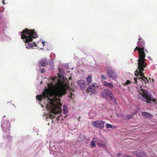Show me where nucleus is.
Listing matches in <instances>:
<instances>
[{"mask_svg": "<svg viewBox=\"0 0 157 157\" xmlns=\"http://www.w3.org/2000/svg\"><path fill=\"white\" fill-rule=\"evenodd\" d=\"M59 72L57 74L58 78L56 77H51V81L47 84V86L45 87L44 91L41 94L37 95L36 97V99L38 100L40 102L42 100L44 102V105L41 104V106L45 107L49 113V115H46L47 121L48 117L50 118L55 117L56 109L62 106L59 98L66 93L65 91L58 90L56 88L57 82H61L64 79V72L62 69L59 68Z\"/></svg>", "mask_w": 157, "mask_h": 157, "instance_id": "obj_1", "label": "nucleus"}, {"mask_svg": "<svg viewBox=\"0 0 157 157\" xmlns=\"http://www.w3.org/2000/svg\"><path fill=\"white\" fill-rule=\"evenodd\" d=\"M139 41L137 43V45L138 47L136 46L134 49V52L136 50L138 51L139 54V59L137 60L138 69L135 72V75H140V78L139 77V78H134V80L135 81V84H136L137 86L138 82H141L143 81L144 83H146L147 82L148 80L147 78L144 77L142 72V71L144 70V68L146 67V63H145L146 59L145 58L146 56V54L144 51V49L143 45H144V42L140 38L138 39Z\"/></svg>", "mask_w": 157, "mask_h": 157, "instance_id": "obj_2", "label": "nucleus"}, {"mask_svg": "<svg viewBox=\"0 0 157 157\" xmlns=\"http://www.w3.org/2000/svg\"><path fill=\"white\" fill-rule=\"evenodd\" d=\"M20 34L21 35V39L27 43L25 45L26 48L29 49L32 48L33 47V44L29 42L32 41L33 38L37 37V34L34 30H30L26 29L20 32Z\"/></svg>", "mask_w": 157, "mask_h": 157, "instance_id": "obj_3", "label": "nucleus"}, {"mask_svg": "<svg viewBox=\"0 0 157 157\" xmlns=\"http://www.w3.org/2000/svg\"><path fill=\"white\" fill-rule=\"evenodd\" d=\"M139 86L141 88L138 90L139 99L147 103H151L152 102H155V99L153 98V96L150 92L143 89L141 85Z\"/></svg>", "mask_w": 157, "mask_h": 157, "instance_id": "obj_4", "label": "nucleus"}, {"mask_svg": "<svg viewBox=\"0 0 157 157\" xmlns=\"http://www.w3.org/2000/svg\"><path fill=\"white\" fill-rule=\"evenodd\" d=\"M1 127L3 132V137L4 139L8 138L9 140L11 139V137L9 135H7L6 129L10 131V124L8 119L4 120L3 119L2 120Z\"/></svg>", "mask_w": 157, "mask_h": 157, "instance_id": "obj_5", "label": "nucleus"}, {"mask_svg": "<svg viewBox=\"0 0 157 157\" xmlns=\"http://www.w3.org/2000/svg\"><path fill=\"white\" fill-rule=\"evenodd\" d=\"M107 73L110 78H112L113 79H116L117 76L115 72L113 71L112 67L108 66L106 68Z\"/></svg>", "mask_w": 157, "mask_h": 157, "instance_id": "obj_6", "label": "nucleus"}, {"mask_svg": "<svg viewBox=\"0 0 157 157\" xmlns=\"http://www.w3.org/2000/svg\"><path fill=\"white\" fill-rule=\"evenodd\" d=\"M104 124L105 122L102 121H93L91 123V125L101 129L104 128Z\"/></svg>", "mask_w": 157, "mask_h": 157, "instance_id": "obj_7", "label": "nucleus"}, {"mask_svg": "<svg viewBox=\"0 0 157 157\" xmlns=\"http://www.w3.org/2000/svg\"><path fill=\"white\" fill-rule=\"evenodd\" d=\"M2 24L0 25V40L3 41L5 40V35L4 34V30L6 29V24L5 25H2Z\"/></svg>", "mask_w": 157, "mask_h": 157, "instance_id": "obj_8", "label": "nucleus"}, {"mask_svg": "<svg viewBox=\"0 0 157 157\" xmlns=\"http://www.w3.org/2000/svg\"><path fill=\"white\" fill-rule=\"evenodd\" d=\"M113 93L109 89H106L103 90L101 92V94L102 97L106 98L107 97H109L112 95Z\"/></svg>", "mask_w": 157, "mask_h": 157, "instance_id": "obj_9", "label": "nucleus"}, {"mask_svg": "<svg viewBox=\"0 0 157 157\" xmlns=\"http://www.w3.org/2000/svg\"><path fill=\"white\" fill-rule=\"evenodd\" d=\"M97 85L96 83H94L89 86L87 88V92H89L92 94H94L95 93V88L97 86Z\"/></svg>", "mask_w": 157, "mask_h": 157, "instance_id": "obj_10", "label": "nucleus"}, {"mask_svg": "<svg viewBox=\"0 0 157 157\" xmlns=\"http://www.w3.org/2000/svg\"><path fill=\"white\" fill-rule=\"evenodd\" d=\"M77 84L78 86L82 90H85L86 87V82L84 80L82 79L79 80L77 82Z\"/></svg>", "mask_w": 157, "mask_h": 157, "instance_id": "obj_11", "label": "nucleus"}, {"mask_svg": "<svg viewBox=\"0 0 157 157\" xmlns=\"http://www.w3.org/2000/svg\"><path fill=\"white\" fill-rule=\"evenodd\" d=\"M133 153L138 157H145V155L144 153V152H141L139 150L135 151Z\"/></svg>", "mask_w": 157, "mask_h": 157, "instance_id": "obj_12", "label": "nucleus"}, {"mask_svg": "<svg viewBox=\"0 0 157 157\" xmlns=\"http://www.w3.org/2000/svg\"><path fill=\"white\" fill-rule=\"evenodd\" d=\"M48 64V61L46 59H43L39 62V65L42 67H45Z\"/></svg>", "mask_w": 157, "mask_h": 157, "instance_id": "obj_13", "label": "nucleus"}, {"mask_svg": "<svg viewBox=\"0 0 157 157\" xmlns=\"http://www.w3.org/2000/svg\"><path fill=\"white\" fill-rule=\"evenodd\" d=\"M142 115L144 118L150 119L153 117V115L151 113L145 112H143L142 113Z\"/></svg>", "mask_w": 157, "mask_h": 157, "instance_id": "obj_14", "label": "nucleus"}, {"mask_svg": "<svg viewBox=\"0 0 157 157\" xmlns=\"http://www.w3.org/2000/svg\"><path fill=\"white\" fill-rule=\"evenodd\" d=\"M97 144L98 147L103 148H105L106 145V142L103 141L100 142H97Z\"/></svg>", "mask_w": 157, "mask_h": 157, "instance_id": "obj_15", "label": "nucleus"}, {"mask_svg": "<svg viewBox=\"0 0 157 157\" xmlns=\"http://www.w3.org/2000/svg\"><path fill=\"white\" fill-rule=\"evenodd\" d=\"M103 84L105 86L110 88H112L113 86V85L112 83H109L107 81H104Z\"/></svg>", "mask_w": 157, "mask_h": 157, "instance_id": "obj_16", "label": "nucleus"}, {"mask_svg": "<svg viewBox=\"0 0 157 157\" xmlns=\"http://www.w3.org/2000/svg\"><path fill=\"white\" fill-rule=\"evenodd\" d=\"M87 82L88 84H90L92 81V76L91 75H89L86 78Z\"/></svg>", "mask_w": 157, "mask_h": 157, "instance_id": "obj_17", "label": "nucleus"}, {"mask_svg": "<svg viewBox=\"0 0 157 157\" xmlns=\"http://www.w3.org/2000/svg\"><path fill=\"white\" fill-rule=\"evenodd\" d=\"M63 111L64 114H67L68 112L67 107L66 105H64L63 106Z\"/></svg>", "mask_w": 157, "mask_h": 157, "instance_id": "obj_18", "label": "nucleus"}, {"mask_svg": "<svg viewBox=\"0 0 157 157\" xmlns=\"http://www.w3.org/2000/svg\"><path fill=\"white\" fill-rule=\"evenodd\" d=\"M105 126L106 128H111L112 129H114L115 128V126H113L108 123H107L106 124Z\"/></svg>", "mask_w": 157, "mask_h": 157, "instance_id": "obj_19", "label": "nucleus"}, {"mask_svg": "<svg viewBox=\"0 0 157 157\" xmlns=\"http://www.w3.org/2000/svg\"><path fill=\"white\" fill-rule=\"evenodd\" d=\"M109 97L110 99V100L113 102L115 104L117 103V101H116L115 98L114 97L113 94H112V95L110 96Z\"/></svg>", "mask_w": 157, "mask_h": 157, "instance_id": "obj_20", "label": "nucleus"}, {"mask_svg": "<svg viewBox=\"0 0 157 157\" xmlns=\"http://www.w3.org/2000/svg\"><path fill=\"white\" fill-rule=\"evenodd\" d=\"M132 117V116L129 115H125L124 118L126 120H129Z\"/></svg>", "mask_w": 157, "mask_h": 157, "instance_id": "obj_21", "label": "nucleus"}, {"mask_svg": "<svg viewBox=\"0 0 157 157\" xmlns=\"http://www.w3.org/2000/svg\"><path fill=\"white\" fill-rule=\"evenodd\" d=\"M90 145L92 147H95L96 146V144L95 142L92 140L90 143Z\"/></svg>", "mask_w": 157, "mask_h": 157, "instance_id": "obj_22", "label": "nucleus"}, {"mask_svg": "<svg viewBox=\"0 0 157 157\" xmlns=\"http://www.w3.org/2000/svg\"><path fill=\"white\" fill-rule=\"evenodd\" d=\"M4 11V8L2 7H0V12L1 13H2Z\"/></svg>", "mask_w": 157, "mask_h": 157, "instance_id": "obj_23", "label": "nucleus"}, {"mask_svg": "<svg viewBox=\"0 0 157 157\" xmlns=\"http://www.w3.org/2000/svg\"><path fill=\"white\" fill-rule=\"evenodd\" d=\"M130 83V81L129 80H127L126 81V82H125V83L124 84V86H126V85H128Z\"/></svg>", "mask_w": 157, "mask_h": 157, "instance_id": "obj_24", "label": "nucleus"}, {"mask_svg": "<svg viewBox=\"0 0 157 157\" xmlns=\"http://www.w3.org/2000/svg\"><path fill=\"white\" fill-rule=\"evenodd\" d=\"M101 78H102L104 79H105V80H106V79H107V77L106 76L104 75H102L101 76Z\"/></svg>", "mask_w": 157, "mask_h": 157, "instance_id": "obj_25", "label": "nucleus"}, {"mask_svg": "<svg viewBox=\"0 0 157 157\" xmlns=\"http://www.w3.org/2000/svg\"><path fill=\"white\" fill-rule=\"evenodd\" d=\"M40 71L42 73H44L45 72V70L44 68H42L40 70Z\"/></svg>", "mask_w": 157, "mask_h": 157, "instance_id": "obj_26", "label": "nucleus"}, {"mask_svg": "<svg viewBox=\"0 0 157 157\" xmlns=\"http://www.w3.org/2000/svg\"><path fill=\"white\" fill-rule=\"evenodd\" d=\"M2 2L3 4L4 5H5V2H4V0H2Z\"/></svg>", "mask_w": 157, "mask_h": 157, "instance_id": "obj_27", "label": "nucleus"}, {"mask_svg": "<svg viewBox=\"0 0 157 157\" xmlns=\"http://www.w3.org/2000/svg\"><path fill=\"white\" fill-rule=\"evenodd\" d=\"M42 43L43 44V46H44V42L42 41Z\"/></svg>", "mask_w": 157, "mask_h": 157, "instance_id": "obj_28", "label": "nucleus"}, {"mask_svg": "<svg viewBox=\"0 0 157 157\" xmlns=\"http://www.w3.org/2000/svg\"><path fill=\"white\" fill-rule=\"evenodd\" d=\"M34 45L35 46H37V45L36 44V43H35V42H34Z\"/></svg>", "mask_w": 157, "mask_h": 157, "instance_id": "obj_29", "label": "nucleus"}, {"mask_svg": "<svg viewBox=\"0 0 157 157\" xmlns=\"http://www.w3.org/2000/svg\"><path fill=\"white\" fill-rule=\"evenodd\" d=\"M6 117V116H5V115H4V116L2 117V120H3V119L4 120H5L4 119V117Z\"/></svg>", "mask_w": 157, "mask_h": 157, "instance_id": "obj_30", "label": "nucleus"}, {"mask_svg": "<svg viewBox=\"0 0 157 157\" xmlns=\"http://www.w3.org/2000/svg\"><path fill=\"white\" fill-rule=\"evenodd\" d=\"M88 114H89V115H90V114H91V112H90Z\"/></svg>", "mask_w": 157, "mask_h": 157, "instance_id": "obj_31", "label": "nucleus"}, {"mask_svg": "<svg viewBox=\"0 0 157 157\" xmlns=\"http://www.w3.org/2000/svg\"><path fill=\"white\" fill-rule=\"evenodd\" d=\"M145 51H146V52H147V51L146 50H145Z\"/></svg>", "mask_w": 157, "mask_h": 157, "instance_id": "obj_32", "label": "nucleus"}, {"mask_svg": "<svg viewBox=\"0 0 157 157\" xmlns=\"http://www.w3.org/2000/svg\"><path fill=\"white\" fill-rule=\"evenodd\" d=\"M1 16H0V20L1 19Z\"/></svg>", "mask_w": 157, "mask_h": 157, "instance_id": "obj_33", "label": "nucleus"}, {"mask_svg": "<svg viewBox=\"0 0 157 157\" xmlns=\"http://www.w3.org/2000/svg\"><path fill=\"white\" fill-rule=\"evenodd\" d=\"M148 59H149V58H150V57H148Z\"/></svg>", "mask_w": 157, "mask_h": 157, "instance_id": "obj_34", "label": "nucleus"}, {"mask_svg": "<svg viewBox=\"0 0 157 157\" xmlns=\"http://www.w3.org/2000/svg\"><path fill=\"white\" fill-rule=\"evenodd\" d=\"M93 140H94V139H95V138H93Z\"/></svg>", "mask_w": 157, "mask_h": 157, "instance_id": "obj_35", "label": "nucleus"}, {"mask_svg": "<svg viewBox=\"0 0 157 157\" xmlns=\"http://www.w3.org/2000/svg\"><path fill=\"white\" fill-rule=\"evenodd\" d=\"M8 133H9V134H10L9 132V131L8 132Z\"/></svg>", "mask_w": 157, "mask_h": 157, "instance_id": "obj_36", "label": "nucleus"}, {"mask_svg": "<svg viewBox=\"0 0 157 157\" xmlns=\"http://www.w3.org/2000/svg\"><path fill=\"white\" fill-rule=\"evenodd\" d=\"M48 125H49V123H48Z\"/></svg>", "mask_w": 157, "mask_h": 157, "instance_id": "obj_37", "label": "nucleus"}]
</instances>
